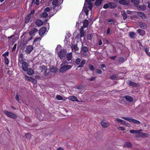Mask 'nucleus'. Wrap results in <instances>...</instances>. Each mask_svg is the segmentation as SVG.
I'll use <instances>...</instances> for the list:
<instances>
[{
    "label": "nucleus",
    "mask_w": 150,
    "mask_h": 150,
    "mask_svg": "<svg viewBox=\"0 0 150 150\" xmlns=\"http://www.w3.org/2000/svg\"><path fill=\"white\" fill-rule=\"evenodd\" d=\"M95 0H86V2L88 3L86 8H84L85 13L87 16L88 15L89 10H91L92 8V4L91 2V1H94Z\"/></svg>",
    "instance_id": "f257e3e1"
},
{
    "label": "nucleus",
    "mask_w": 150,
    "mask_h": 150,
    "mask_svg": "<svg viewBox=\"0 0 150 150\" xmlns=\"http://www.w3.org/2000/svg\"><path fill=\"white\" fill-rule=\"evenodd\" d=\"M60 66L61 67L59 69V71L62 73L66 72L72 67V66L71 65H60Z\"/></svg>",
    "instance_id": "f03ea898"
},
{
    "label": "nucleus",
    "mask_w": 150,
    "mask_h": 150,
    "mask_svg": "<svg viewBox=\"0 0 150 150\" xmlns=\"http://www.w3.org/2000/svg\"><path fill=\"white\" fill-rule=\"evenodd\" d=\"M122 119L126 120L131 123H134L137 125H139L140 122L138 120H135L132 118L130 117H121Z\"/></svg>",
    "instance_id": "7ed1b4c3"
},
{
    "label": "nucleus",
    "mask_w": 150,
    "mask_h": 150,
    "mask_svg": "<svg viewBox=\"0 0 150 150\" xmlns=\"http://www.w3.org/2000/svg\"><path fill=\"white\" fill-rule=\"evenodd\" d=\"M3 112L5 115L10 118L15 119L17 117V116L15 114L8 112L7 110H5Z\"/></svg>",
    "instance_id": "20e7f679"
},
{
    "label": "nucleus",
    "mask_w": 150,
    "mask_h": 150,
    "mask_svg": "<svg viewBox=\"0 0 150 150\" xmlns=\"http://www.w3.org/2000/svg\"><path fill=\"white\" fill-rule=\"evenodd\" d=\"M20 64H22V69L23 71H27L28 69V63L24 61L22 62L21 61L20 63H18V65H19Z\"/></svg>",
    "instance_id": "39448f33"
},
{
    "label": "nucleus",
    "mask_w": 150,
    "mask_h": 150,
    "mask_svg": "<svg viewBox=\"0 0 150 150\" xmlns=\"http://www.w3.org/2000/svg\"><path fill=\"white\" fill-rule=\"evenodd\" d=\"M66 54V51L64 50H61L58 53V56L61 59H62L64 57Z\"/></svg>",
    "instance_id": "423d86ee"
},
{
    "label": "nucleus",
    "mask_w": 150,
    "mask_h": 150,
    "mask_svg": "<svg viewBox=\"0 0 150 150\" xmlns=\"http://www.w3.org/2000/svg\"><path fill=\"white\" fill-rule=\"evenodd\" d=\"M142 131V129H141L140 130L132 129L130 131V132L132 134H139L140 135H141V136H145L146 134H143L140 133V132Z\"/></svg>",
    "instance_id": "0eeeda50"
},
{
    "label": "nucleus",
    "mask_w": 150,
    "mask_h": 150,
    "mask_svg": "<svg viewBox=\"0 0 150 150\" xmlns=\"http://www.w3.org/2000/svg\"><path fill=\"white\" fill-rule=\"evenodd\" d=\"M33 47L32 45H28L26 47L25 52L27 54H29L33 50Z\"/></svg>",
    "instance_id": "6e6552de"
},
{
    "label": "nucleus",
    "mask_w": 150,
    "mask_h": 150,
    "mask_svg": "<svg viewBox=\"0 0 150 150\" xmlns=\"http://www.w3.org/2000/svg\"><path fill=\"white\" fill-rule=\"evenodd\" d=\"M38 30L35 28H33L31 29L29 32V35L30 36H34L35 35V33H37Z\"/></svg>",
    "instance_id": "1a4fd4ad"
},
{
    "label": "nucleus",
    "mask_w": 150,
    "mask_h": 150,
    "mask_svg": "<svg viewBox=\"0 0 150 150\" xmlns=\"http://www.w3.org/2000/svg\"><path fill=\"white\" fill-rule=\"evenodd\" d=\"M101 124L102 127L104 128L107 127L109 125V122L106 121L105 120H103L102 121Z\"/></svg>",
    "instance_id": "9d476101"
},
{
    "label": "nucleus",
    "mask_w": 150,
    "mask_h": 150,
    "mask_svg": "<svg viewBox=\"0 0 150 150\" xmlns=\"http://www.w3.org/2000/svg\"><path fill=\"white\" fill-rule=\"evenodd\" d=\"M46 28L45 27H42L41 28L39 31V34L40 36L43 35L45 33Z\"/></svg>",
    "instance_id": "9b49d317"
},
{
    "label": "nucleus",
    "mask_w": 150,
    "mask_h": 150,
    "mask_svg": "<svg viewBox=\"0 0 150 150\" xmlns=\"http://www.w3.org/2000/svg\"><path fill=\"white\" fill-rule=\"evenodd\" d=\"M139 25L140 27L142 29H146L147 27L146 23L143 22H139Z\"/></svg>",
    "instance_id": "f8f14e48"
},
{
    "label": "nucleus",
    "mask_w": 150,
    "mask_h": 150,
    "mask_svg": "<svg viewBox=\"0 0 150 150\" xmlns=\"http://www.w3.org/2000/svg\"><path fill=\"white\" fill-rule=\"evenodd\" d=\"M41 72H43L45 74H46V72L47 71V67L45 66H41L40 68Z\"/></svg>",
    "instance_id": "ddd939ff"
},
{
    "label": "nucleus",
    "mask_w": 150,
    "mask_h": 150,
    "mask_svg": "<svg viewBox=\"0 0 150 150\" xmlns=\"http://www.w3.org/2000/svg\"><path fill=\"white\" fill-rule=\"evenodd\" d=\"M48 14H49V16H52L54 15V14H50L44 11L43 13L40 14V17L41 18H45L48 16Z\"/></svg>",
    "instance_id": "4468645a"
},
{
    "label": "nucleus",
    "mask_w": 150,
    "mask_h": 150,
    "mask_svg": "<svg viewBox=\"0 0 150 150\" xmlns=\"http://www.w3.org/2000/svg\"><path fill=\"white\" fill-rule=\"evenodd\" d=\"M137 31L140 35L142 36H144L146 33V32L144 30L141 29H137Z\"/></svg>",
    "instance_id": "2eb2a0df"
},
{
    "label": "nucleus",
    "mask_w": 150,
    "mask_h": 150,
    "mask_svg": "<svg viewBox=\"0 0 150 150\" xmlns=\"http://www.w3.org/2000/svg\"><path fill=\"white\" fill-rule=\"evenodd\" d=\"M68 98L69 100L72 101H79L76 97L74 96H70Z\"/></svg>",
    "instance_id": "dca6fc26"
},
{
    "label": "nucleus",
    "mask_w": 150,
    "mask_h": 150,
    "mask_svg": "<svg viewBox=\"0 0 150 150\" xmlns=\"http://www.w3.org/2000/svg\"><path fill=\"white\" fill-rule=\"evenodd\" d=\"M71 48L72 51H74L75 52L78 50L79 49L77 47V44L72 45L71 46Z\"/></svg>",
    "instance_id": "f3484780"
},
{
    "label": "nucleus",
    "mask_w": 150,
    "mask_h": 150,
    "mask_svg": "<svg viewBox=\"0 0 150 150\" xmlns=\"http://www.w3.org/2000/svg\"><path fill=\"white\" fill-rule=\"evenodd\" d=\"M129 36L132 38L134 39L136 38V34L134 33L131 32L129 33Z\"/></svg>",
    "instance_id": "a211bd4d"
},
{
    "label": "nucleus",
    "mask_w": 150,
    "mask_h": 150,
    "mask_svg": "<svg viewBox=\"0 0 150 150\" xmlns=\"http://www.w3.org/2000/svg\"><path fill=\"white\" fill-rule=\"evenodd\" d=\"M42 24V22L40 20H37L35 22L36 25L38 26H41Z\"/></svg>",
    "instance_id": "6ab92c4d"
},
{
    "label": "nucleus",
    "mask_w": 150,
    "mask_h": 150,
    "mask_svg": "<svg viewBox=\"0 0 150 150\" xmlns=\"http://www.w3.org/2000/svg\"><path fill=\"white\" fill-rule=\"evenodd\" d=\"M128 84L130 86L133 87H136L137 86V84L134 83L130 81H127Z\"/></svg>",
    "instance_id": "aec40b11"
},
{
    "label": "nucleus",
    "mask_w": 150,
    "mask_h": 150,
    "mask_svg": "<svg viewBox=\"0 0 150 150\" xmlns=\"http://www.w3.org/2000/svg\"><path fill=\"white\" fill-rule=\"evenodd\" d=\"M67 60L68 61L71 60L72 58V54L71 52H70L68 53L67 54Z\"/></svg>",
    "instance_id": "412c9836"
},
{
    "label": "nucleus",
    "mask_w": 150,
    "mask_h": 150,
    "mask_svg": "<svg viewBox=\"0 0 150 150\" xmlns=\"http://www.w3.org/2000/svg\"><path fill=\"white\" fill-rule=\"evenodd\" d=\"M137 13L139 16L142 17V18L144 19L146 18V16L145 14L143 13L140 12H138Z\"/></svg>",
    "instance_id": "4be33fe9"
},
{
    "label": "nucleus",
    "mask_w": 150,
    "mask_h": 150,
    "mask_svg": "<svg viewBox=\"0 0 150 150\" xmlns=\"http://www.w3.org/2000/svg\"><path fill=\"white\" fill-rule=\"evenodd\" d=\"M132 145L131 142H126L125 143L124 146L125 147L130 148L132 147Z\"/></svg>",
    "instance_id": "5701e85b"
},
{
    "label": "nucleus",
    "mask_w": 150,
    "mask_h": 150,
    "mask_svg": "<svg viewBox=\"0 0 150 150\" xmlns=\"http://www.w3.org/2000/svg\"><path fill=\"white\" fill-rule=\"evenodd\" d=\"M125 98L127 101L130 102L133 100V98L129 96H125Z\"/></svg>",
    "instance_id": "b1692460"
},
{
    "label": "nucleus",
    "mask_w": 150,
    "mask_h": 150,
    "mask_svg": "<svg viewBox=\"0 0 150 150\" xmlns=\"http://www.w3.org/2000/svg\"><path fill=\"white\" fill-rule=\"evenodd\" d=\"M31 17V16L30 15H28L27 16L25 19V22L26 23H27L29 22Z\"/></svg>",
    "instance_id": "393cba45"
},
{
    "label": "nucleus",
    "mask_w": 150,
    "mask_h": 150,
    "mask_svg": "<svg viewBox=\"0 0 150 150\" xmlns=\"http://www.w3.org/2000/svg\"><path fill=\"white\" fill-rule=\"evenodd\" d=\"M88 24V21L86 20H85L83 21V25L82 26L84 28H86L87 27Z\"/></svg>",
    "instance_id": "a878e982"
},
{
    "label": "nucleus",
    "mask_w": 150,
    "mask_h": 150,
    "mask_svg": "<svg viewBox=\"0 0 150 150\" xmlns=\"http://www.w3.org/2000/svg\"><path fill=\"white\" fill-rule=\"evenodd\" d=\"M23 54H21L19 56L18 58L19 62L18 63H20V61L21 60L22 62L24 61V59H23Z\"/></svg>",
    "instance_id": "bb28decb"
},
{
    "label": "nucleus",
    "mask_w": 150,
    "mask_h": 150,
    "mask_svg": "<svg viewBox=\"0 0 150 150\" xmlns=\"http://www.w3.org/2000/svg\"><path fill=\"white\" fill-rule=\"evenodd\" d=\"M27 71V74L29 75H32L33 73V70L32 69H28Z\"/></svg>",
    "instance_id": "cd10ccee"
},
{
    "label": "nucleus",
    "mask_w": 150,
    "mask_h": 150,
    "mask_svg": "<svg viewBox=\"0 0 150 150\" xmlns=\"http://www.w3.org/2000/svg\"><path fill=\"white\" fill-rule=\"evenodd\" d=\"M86 62V60L84 59L82 60V61L81 62V63L79 64V65L78 67V68L79 67H83L84 65V64H85Z\"/></svg>",
    "instance_id": "c85d7f7f"
},
{
    "label": "nucleus",
    "mask_w": 150,
    "mask_h": 150,
    "mask_svg": "<svg viewBox=\"0 0 150 150\" xmlns=\"http://www.w3.org/2000/svg\"><path fill=\"white\" fill-rule=\"evenodd\" d=\"M82 51L83 52L86 53L88 51V48L86 46H84L82 47Z\"/></svg>",
    "instance_id": "c756f323"
},
{
    "label": "nucleus",
    "mask_w": 150,
    "mask_h": 150,
    "mask_svg": "<svg viewBox=\"0 0 150 150\" xmlns=\"http://www.w3.org/2000/svg\"><path fill=\"white\" fill-rule=\"evenodd\" d=\"M119 3L123 5H126L127 4V1L125 0H120L119 1Z\"/></svg>",
    "instance_id": "7c9ffc66"
},
{
    "label": "nucleus",
    "mask_w": 150,
    "mask_h": 150,
    "mask_svg": "<svg viewBox=\"0 0 150 150\" xmlns=\"http://www.w3.org/2000/svg\"><path fill=\"white\" fill-rule=\"evenodd\" d=\"M102 0H97L95 2V5L96 6H100L102 2Z\"/></svg>",
    "instance_id": "2f4dec72"
},
{
    "label": "nucleus",
    "mask_w": 150,
    "mask_h": 150,
    "mask_svg": "<svg viewBox=\"0 0 150 150\" xmlns=\"http://www.w3.org/2000/svg\"><path fill=\"white\" fill-rule=\"evenodd\" d=\"M44 11L47 13V12H49L50 13V12L52 11V9L50 7H47L44 10Z\"/></svg>",
    "instance_id": "473e14b6"
},
{
    "label": "nucleus",
    "mask_w": 150,
    "mask_h": 150,
    "mask_svg": "<svg viewBox=\"0 0 150 150\" xmlns=\"http://www.w3.org/2000/svg\"><path fill=\"white\" fill-rule=\"evenodd\" d=\"M25 77L26 80L30 81L31 79L32 78V77L28 76L27 75L25 76Z\"/></svg>",
    "instance_id": "72a5a7b5"
},
{
    "label": "nucleus",
    "mask_w": 150,
    "mask_h": 150,
    "mask_svg": "<svg viewBox=\"0 0 150 150\" xmlns=\"http://www.w3.org/2000/svg\"><path fill=\"white\" fill-rule=\"evenodd\" d=\"M131 2L135 4H138L139 3V0H131Z\"/></svg>",
    "instance_id": "f704fd0d"
},
{
    "label": "nucleus",
    "mask_w": 150,
    "mask_h": 150,
    "mask_svg": "<svg viewBox=\"0 0 150 150\" xmlns=\"http://www.w3.org/2000/svg\"><path fill=\"white\" fill-rule=\"evenodd\" d=\"M139 8L141 10H144L146 9V8L144 5L140 6H139Z\"/></svg>",
    "instance_id": "c9c22d12"
},
{
    "label": "nucleus",
    "mask_w": 150,
    "mask_h": 150,
    "mask_svg": "<svg viewBox=\"0 0 150 150\" xmlns=\"http://www.w3.org/2000/svg\"><path fill=\"white\" fill-rule=\"evenodd\" d=\"M56 98L58 100H62L63 99V98L62 96L60 95H57L56 97Z\"/></svg>",
    "instance_id": "e433bc0d"
},
{
    "label": "nucleus",
    "mask_w": 150,
    "mask_h": 150,
    "mask_svg": "<svg viewBox=\"0 0 150 150\" xmlns=\"http://www.w3.org/2000/svg\"><path fill=\"white\" fill-rule=\"evenodd\" d=\"M144 50L146 53L148 55H150V53L149 52V48L148 47L144 48Z\"/></svg>",
    "instance_id": "4c0bfd02"
},
{
    "label": "nucleus",
    "mask_w": 150,
    "mask_h": 150,
    "mask_svg": "<svg viewBox=\"0 0 150 150\" xmlns=\"http://www.w3.org/2000/svg\"><path fill=\"white\" fill-rule=\"evenodd\" d=\"M81 62V59L80 58H78L75 61V63L77 65L79 64Z\"/></svg>",
    "instance_id": "58836bf2"
},
{
    "label": "nucleus",
    "mask_w": 150,
    "mask_h": 150,
    "mask_svg": "<svg viewBox=\"0 0 150 150\" xmlns=\"http://www.w3.org/2000/svg\"><path fill=\"white\" fill-rule=\"evenodd\" d=\"M122 16L123 17V19L124 20L126 19L127 17V15L125 12H124L123 13Z\"/></svg>",
    "instance_id": "ea45409f"
},
{
    "label": "nucleus",
    "mask_w": 150,
    "mask_h": 150,
    "mask_svg": "<svg viewBox=\"0 0 150 150\" xmlns=\"http://www.w3.org/2000/svg\"><path fill=\"white\" fill-rule=\"evenodd\" d=\"M25 136L27 138H28L30 139L31 137V135L30 133H27L25 134Z\"/></svg>",
    "instance_id": "a19ab883"
},
{
    "label": "nucleus",
    "mask_w": 150,
    "mask_h": 150,
    "mask_svg": "<svg viewBox=\"0 0 150 150\" xmlns=\"http://www.w3.org/2000/svg\"><path fill=\"white\" fill-rule=\"evenodd\" d=\"M16 100L19 103H21V102L20 101L19 98V95L18 94H17L16 96Z\"/></svg>",
    "instance_id": "79ce46f5"
},
{
    "label": "nucleus",
    "mask_w": 150,
    "mask_h": 150,
    "mask_svg": "<svg viewBox=\"0 0 150 150\" xmlns=\"http://www.w3.org/2000/svg\"><path fill=\"white\" fill-rule=\"evenodd\" d=\"M30 81L34 84H36L37 82L36 80L33 78H32Z\"/></svg>",
    "instance_id": "37998d69"
},
{
    "label": "nucleus",
    "mask_w": 150,
    "mask_h": 150,
    "mask_svg": "<svg viewBox=\"0 0 150 150\" xmlns=\"http://www.w3.org/2000/svg\"><path fill=\"white\" fill-rule=\"evenodd\" d=\"M92 37V35L91 34H89L87 36V39L88 40H91Z\"/></svg>",
    "instance_id": "c03bdc74"
},
{
    "label": "nucleus",
    "mask_w": 150,
    "mask_h": 150,
    "mask_svg": "<svg viewBox=\"0 0 150 150\" xmlns=\"http://www.w3.org/2000/svg\"><path fill=\"white\" fill-rule=\"evenodd\" d=\"M107 21L108 23H112L114 22V20L112 19H109L107 20Z\"/></svg>",
    "instance_id": "a18cd8bd"
},
{
    "label": "nucleus",
    "mask_w": 150,
    "mask_h": 150,
    "mask_svg": "<svg viewBox=\"0 0 150 150\" xmlns=\"http://www.w3.org/2000/svg\"><path fill=\"white\" fill-rule=\"evenodd\" d=\"M9 55V52H6L5 53H4L2 54V56L4 57H6V56H8Z\"/></svg>",
    "instance_id": "49530a36"
},
{
    "label": "nucleus",
    "mask_w": 150,
    "mask_h": 150,
    "mask_svg": "<svg viewBox=\"0 0 150 150\" xmlns=\"http://www.w3.org/2000/svg\"><path fill=\"white\" fill-rule=\"evenodd\" d=\"M89 67L91 70L93 71L95 69V67L94 66L90 64L89 65Z\"/></svg>",
    "instance_id": "de8ad7c7"
},
{
    "label": "nucleus",
    "mask_w": 150,
    "mask_h": 150,
    "mask_svg": "<svg viewBox=\"0 0 150 150\" xmlns=\"http://www.w3.org/2000/svg\"><path fill=\"white\" fill-rule=\"evenodd\" d=\"M110 78L111 79H117V77L116 75L111 76Z\"/></svg>",
    "instance_id": "09e8293b"
},
{
    "label": "nucleus",
    "mask_w": 150,
    "mask_h": 150,
    "mask_svg": "<svg viewBox=\"0 0 150 150\" xmlns=\"http://www.w3.org/2000/svg\"><path fill=\"white\" fill-rule=\"evenodd\" d=\"M4 60L6 64H8L9 63V60L6 57H5L4 58Z\"/></svg>",
    "instance_id": "8fccbe9b"
},
{
    "label": "nucleus",
    "mask_w": 150,
    "mask_h": 150,
    "mask_svg": "<svg viewBox=\"0 0 150 150\" xmlns=\"http://www.w3.org/2000/svg\"><path fill=\"white\" fill-rule=\"evenodd\" d=\"M122 120L118 119V118H116L115 119V121L119 123H121L122 122Z\"/></svg>",
    "instance_id": "3c124183"
},
{
    "label": "nucleus",
    "mask_w": 150,
    "mask_h": 150,
    "mask_svg": "<svg viewBox=\"0 0 150 150\" xmlns=\"http://www.w3.org/2000/svg\"><path fill=\"white\" fill-rule=\"evenodd\" d=\"M95 78L94 77H91V78H90L89 79H88V81H94L95 80Z\"/></svg>",
    "instance_id": "603ef678"
},
{
    "label": "nucleus",
    "mask_w": 150,
    "mask_h": 150,
    "mask_svg": "<svg viewBox=\"0 0 150 150\" xmlns=\"http://www.w3.org/2000/svg\"><path fill=\"white\" fill-rule=\"evenodd\" d=\"M61 47L60 45H58L56 49V51H58L61 49Z\"/></svg>",
    "instance_id": "864d4df0"
},
{
    "label": "nucleus",
    "mask_w": 150,
    "mask_h": 150,
    "mask_svg": "<svg viewBox=\"0 0 150 150\" xmlns=\"http://www.w3.org/2000/svg\"><path fill=\"white\" fill-rule=\"evenodd\" d=\"M124 58L123 57H120L119 59V61L120 62H124Z\"/></svg>",
    "instance_id": "5fc2aeb1"
},
{
    "label": "nucleus",
    "mask_w": 150,
    "mask_h": 150,
    "mask_svg": "<svg viewBox=\"0 0 150 150\" xmlns=\"http://www.w3.org/2000/svg\"><path fill=\"white\" fill-rule=\"evenodd\" d=\"M117 129L120 130H124L125 129V128L123 127H120L117 128Z\"/></svg>",
    "instance_id": "6e6d98bb"
},
{
    "label": "nucleus",
    "mask_w": 150,
    "mask_h": 150,
    "mask_svg": "<svg viewBox=\"0 0 150 150\" xmlns=\"http://www.w3.org/2000/svg\"><path fill=\"white\" fill-rule=\"evenodd\" d=\"M80 37L81 38L82 37H83L84 36V34L85 33L84 32H80Z\"/></svg>",
    "instance_id": "4d7b16f0"
},
{
    "label": "nucleus",
    "mask_w": 150,
    "mask_h": 150,
    "mask_svg": "<svg viewBox=\"0 0 150 150\" xmlns=\"http://www.w3.org/2000/svg\"><path fill=\"white\" fill-rule=\"evenodd\" d=\"M68 62L67 61H65L63 62L61 64V65H67L66 64H67Z\"/></svg>",
    "instance_id": "13d9d810"
},
{
    "label": "nucleus",
    "mask_w": 150,
    "mask_h": 150,
    "mask_svg": "<svg viewBox=\"0 0 150 150\" xmlns=\"http://www.w3.org/2000/svg\"><path fill=\"white\" fill-rule=\"evenodd\" d=\"M109 6L107 4H105L103 6V8H108Z\"/></svg>",
    "instance_id": "bf43d9fd"
},
{
    "label": "nucleus",
    "mask_w": 150,
    "mask_h": 150,
    "mask_svg": "<svg viewBox=\"0 0 150 150\" xmlns=\"http://www.w3.org/2000/svg\"><path fill=\"white\" fill-rule=\"evenodd\" d=\"M106 33L107 34H110V28H108L106 32Z\"/></svg>",
    "instance_id": "052dcab7"
},
{
    "label": "nucleus",
    "mask_w": 150,
    "mask_h": 150,
    "mask_svg": "<svg viewBox=\"0 0 150 150\" xmlns=\"http://www.w3.org/2000/svg\"><path fill=\"white\" fill-rule=\"evenodd\" d=\"M57 71V69L56 68L54 69V68H53V69L52 68L51 69V71L53 72H56Z\"/></svg>",
    "instance_id": "680f3d73"
},
{
    "label": "nucleus",
    "mask_w": 150,
    "mask_h": 150,
    "mask_svg": "<svg viewBox=\"0 0 150 150\" xmlns=\"http://www.w3.org/2000/svg\"><path fill=\"white\" fill-rule=\"evenodd\" d=\"M34 10L33 11H31L30 14H28V15H30V16H31L33 15L34 14Z\"/></svg>",
    "instance_id": "e2e57ef3"
},
{
    "label": "nucleus",
    "mask_w": 150,
    "mask_h": 150,
    "mask_svg": "<svg viewBox=\"0 0 150 150\" xmlns=\"http://www.w3.org/2000/svg\"><path fill=\"white\" fill-rule=\"evenodd\" d=\"M97 72L99 74H101L102 71L100 69H98L97 70Z\"/></svg>",
    "instance_id": "0e129e2a"
},
{
    "label": "nucleus",
    "mask_w": 150,
    "mask_h": 150,
    "mask_svg": "<svg viewBox=\"0 0 150 150\" xmlns=\"http://www.w3.org/2000/svg\"><path fill=\"white\" fill-rule=\"evenodd\" d=\"M16 44H15L14 45V46L12 48V51L15 50L16 49Z\"/></svg>",
    "instance_id": "69168bd1"
},
{
    "label": "nucleus",
    "mask_w": 150,
    "mask_h": 150,
    "mask_svg": "<svg viewBox=\"0 0 150 150\" xmlns=\"http://www.w3.org/2000/svg\"><path fill=\"white\" fill-rule=\"evenodd\" d=\"M126 123L127 122L126 121L122 120V122L121 123V124L125 125V124H126Z\"/></svg>",
    "instance_id": "338daca9"
},
{
    "label": "nucleus",
    "mask_w": 150,
    "mask_h": 150,
    "mask_svg": "<svg viewBox=\"0 0 150 150\" xmlns=\"http://www.w3.org/2000/svg\"><path fill=\"white\" fill-rule=\"evenodd\" d=\"M35 4L37 5H39V0H36Z\"/></svg>",
    "instance_id": "774afa93"
}]
</instances>
